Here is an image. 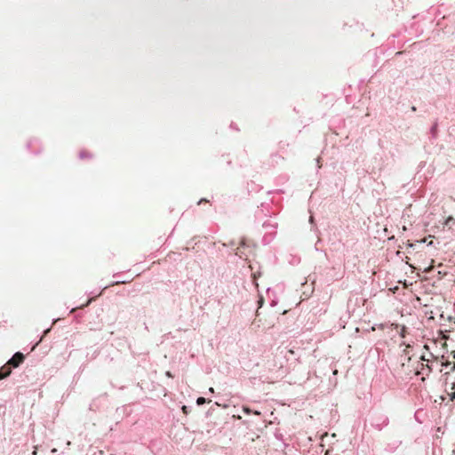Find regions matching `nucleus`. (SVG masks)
<instances>
[{
	"mask_svg": "<svg viewBox=\"0 0 455 455\" xmlns=\"http://www.w3.org/2000/svg\"><path fill=\"white\" fill-rule=\"evenodd\" d=\"M451 220V217H449V219L446 220L445 224H448V222Z\"/></svg>",
	"mask_w": 455,
	"mask_h": 455,
	"instance_id": "obj_14",
	"label": "nucleus"
},
{
	"mask_svg": "<svg viewBox=\"0 0 455 455\" xmlns=\"http://www.w3.org/2000/svg\"><path fill=\"white\" fill-rule=\"evenodd\" d=\"M33 455H36V449L33 451Z\"/></svg>",
	"mask_w": 455,
	"mask_h": 455,
	"instance_id": "obj_17",
	"label": "nucleus"
},
{
	"mask_svg": "<svg viewBox=\"0 0 455 455\" xmlns=\"http://www.w3.org/2000/svg\"><path fill=\"white\" fill-rule=\"evenodd\" d=\"M451 220V217H449V219L446 220L445 224H448V222Z\"/></svg>",
	"mask_w": 455,
	"mask_h": 455,
	"instance_id": "obj_16",
	"label": "nucleus"
},
{
	"mask_svg": "<svg viewBox=\"0 0 455 455\" xmlns=\"http://www.w3.org/2000/svg\"><path fill=\"white\" fill-rule=\"evenodd\" d=\"M429 259L430 260L428 263H424L422 265H419V269L422 270L423 272L428 273L435 269L436 260L433 258H430ZM437 268H438L437 272L439 275H446V271L443 269L442 262H437Z\"/></svg>",
	"mask_w": 455,
	"mask_h": 455,
	"instance_id": "obj_2",
	"label": "nucleus"
},
{
	"mask_svg": "<svg viewBox=\"0 0 455 455\" xmlns=\"http://www.w3.org/2000/svg\"><path fill=\"white\" fill-rule=\"evenodd\" d=\"M243 410H244V411H245V412H247V413H250V412H251V411H250L248 408H244Z\"/></svg>",
	"mask_w": 455,
	"mask_h": 455,
	"instance_id": "obj_11",
	"label": "nucleus"
},
{
	"mask_svg": "<svg viewBox=\"0 0 455 455\" xmlns=\"http://www.w3.org/2000/svg\"><path fill=\"white\" fill-rule=\"evenodd\" d=\"M206 403V399L204 397H198L196 400V403L198 405H203Z\"/></svg>",
	"mask_w": 455,
	"mask_h": 455,
	"instance_id": "obj_6",
	"label": "nucleus"
},
{
	"mask_svg": "<svg viewBox=\"0 0 455 455\" xmlns=\"http://www.w3.org/2000/svg\"><path fill=\"white\" fill-rule=\"evenodd\" d=\"M255 251V246L246 243L244 241H241L239 246L236 247L235 254L236 256L240 254H252Z\"/></svg>",
	"mask_w": 455,
	"mask_h": 455,
	"instance_id": "obj_3",
	"label": "nucleus"
},
{
	"mask_svg": "<svg viewBox=\"0 0 455 455\" xmlns=\"http://www.w3.org/2000/svg\"><path fill=\"white\" fill-rule=\"evenodd\" d=\"M165 375H166L167 377H169V378H173V376H172V372H171V371H166Z\"/></svg>",
	"mask_w": 455,
	"mask_h": 455,
	"instance_id": "obj_7",
	"label": "nucleus"
},
{
	"mask_svg": "<svg viewBox=\"0 0 455 455\" xmlns=\"http://www.w3.org/2000/svg\"><path fill=\"white\" fill-rule=\"evenodd\" d=\"M12 372V366L6 363L0 370V380L8 377Z\"/></svg>",
	"mask_w": 455,
	"mask_h": 455,
	"instance_id": "obj_5",
	"label": "nucleus"
},
{
	"mask_svg": "<svg viewBox=\"0 0 455 455\" xmlns=\"http://www.w3.org/2000/svg\"><path fill=\"white\" fill-rule=\"evenodd\" d=\"M451 400L455 401V391L451 395Z\"/></svg>",
	"mask_w": 455,
	"mask_h": 455,
	"instance_id": "obj_9",
	"label": "nucleus"
},
{
	"mask_svg": "<svg viewBox=\"0 0 455 455\" xmlns=\"http://www.w3.org/2000/svg\"><path fill=\"white\" fill-rule=\"evenodd\" d=\"M451 220V217H449V219L446 220L445 224H448V222Z\"/></svg>",
	"mask_w": 455,
	"mask_h": 455,
	"instance_id": "obj_15",
	"label": "nucleus"
},
{
	"mask_svg": "<svg viewBox=\"0 0 455 455\" xmlns=\"http://www.w3.org/2000/svg\"><path fill=\"white\" fill-rule=\"evenodd\" d=\"M210 392H212V393L214 392L212 387L210 388Z\"/></svg>",
	"mask_w": 455,
	"mask_h": 455,
	"instance_id": "obj_18",
	"label": "nucleus"
},
{
	"mask_svg": "<svg viewBox=\"0 0 455 455\" xmlns=\"http://www.w3.org/2000/svg\"><path fill=\"white\" fill-rule=\"evenodd\" d=\"M275 321L273 317H270L269 319L263 317L260 315L259 312L256 314V317L251 323V326L255 331H267L274 327Z\"/></svg>",
	"mask_w": 455,
	"mask_h": 455,
	"instance_id": "obj_1",
	"label": "nucleus"
},
{
	"mask_svg": "<svg viewBox=\"0 0 455 455\" xmlns=\"http://www.w3.org/2000/svg\"><path fill=\"white\" fill-rule=\"evenodd\" d=\"M404 332H405V327L403 326V329H402V332H401V335L403 337H404Z\"/></svg>",
	"mask_w": 455,
	"mask_h": 455,
	"instance_id": "obj_10",
	"label": "nucleus"
},
{
	"mask_svg": "<svg viewBox=\"0 0 455 455\" xmlns=\"http://www.w3.org/2000/svg\"><path fill=\"white\" fill-rule=\"evenodd\" d=\"M182 411H183L185 414H187V413H188V408H187V406H185V405H184V406H182Z\"/></svg>",
	"mask_w": 455,
	"mask_h": 455,
	"instance_id": "obj_8",
	"label": "nucleus"
},
{
	"mask_svg": "<svg viewBox=\"0 0 455 455\" xmlns=\"http://www.w3.org/2000/svg\"><path fill=\"white\" fill-rule=\"evenodd\" d=\"M453 357L455 358V352H454Z\"/></svg>",
	"mask_w": 455,
	"mask_h": 455,
	"instance_id": "obj_19",
	"label": "nucleus"
},
{
	"mask_svg": "<svg viewBox=\"0 0 455 455\" xmlns=\"http://www.w3.org/2000/svg\"><path fill=\"white\" fill-rule=\"evenodd\" d=\"M451 220V217H449V219L446 220L445 224H448V222Z\"/></svg>",
	"mask_w": 455,
	"mask_h": 455,
	"instance_id": "obj_13",
	"label": "nucleus"
},
{
	"mask_svg": "<svg viewBox=\"0 0 455 455\" xmlns=\"http://www.w3.org/2000/svg\"><path fill=\"white\" fill-rule=\"evenodd\" d=\"M24 360H25L24 355L20 352H17L12 355V357L7 363L12 367L17 368L24 362Z\"/></svg>",
	"mask_w": 455,
	"mask_h": 455,
	"instance_id": "obj_4",
	"label": "nucleus"
},
{
	"mask_svg": "<svg viewBox=\"0 0 455 455\" xmlns=\"http://www.w3.org/2000/svg\"><path fill=\"white\" fill-rule=\"evenodd\" d=\"M202 202H207L205 199L199 200L198 204H201Z\"/></svg>",
	"mask_w": 455,
	"mask_h": 455,
	"instance_id": "obj_12",
	"label": "nucleus"
}]
</instances>
